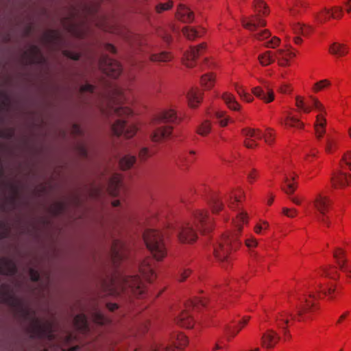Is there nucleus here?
<instances>
[{"label":"nucleus","mask_w":351,"mask_h":351,"mask_svg":"<svg viewBox=\"0 0 351 351\" xmlns=\"http://www.w3.org/2000/svg\"><path fill=\"white\" fill-rule=\"evenodd\" d=\"M206 45L203 43L197 47H191L190 50L184 53L182 58L183 64L187 67H193L195 60L202 56L206 50Z\"/></svg>","instance_id":"f3484780"},{"label":"nucleus","mask_w":351,"mask_h":351,"mask_svg":"<svg viewBox=\"0 0 351 351\" xmlns=\"http://www.w3.org/2000/svg\"><path fill=\"white\" fill-rule=\"evenodd\" d=\"M64 55L69 58L73 60H78L80 58V54L79 53L72 52L69 51H65Z\"/></svg>","instance_id":"338daca9"},{"label":"nucleus","mask_w":351,"mask_h":351,"mask_svg":"<svg viewBox=\"0 0 351 351\" xmlns=\"http://www.w3.org/2000/svg\"><path fill=\"white\" fill-rule=\"evenodd\" d=\"M252 92L256 97L263 100L266 103H269L274 99V92L268 86H265V90L261 87L257 86L252 88Z\"/></svg>","instance_id":"393cba45"},{"label":"nucleus","mask_w":351,"mask_h":351,"mask_svg":"<svg viewBox=\"0 0 351 351\" xmlns=\"http://www.w3.org/2000/svg\"><path fill=\"white\" fill-rule=\"evenodd\" d=\"M201 83L205 88L209 89L213 87L215 83V77L213 73L202 75L201 78Z\"/></svg>","instance_id":"79ce46f5"},{"label":"nucleus","mask_w":351,"mask_h":351,"mask_svg":"<svg viewBox=\"0 0 351 351\" xmlns=\"http://www.w3.org/2000/svg\"><path fill=\"white\" fill-rule=\"evenodd\" d=\"M121 283L123 289L130 288L136 295H141L145 291L143 282L138 275L123 276Z\"/></svg>","instance_id":"dca6fc26"},{"label":"nucleus","mask_w":351,"mask_h":351,"mask_svg":"<svg viewBox=\"0 0 351 351\" xmlns=\"http://www.w3.org/2000/svg\"><path fill=\"white\" fill-rule=\"evenodd\" d=\"M125 39L133 47H142L145 42L141 36L131 32L128 33L127 36H125Z\"/></svg>","instance_id":"4c0bfd02"},{"label":"nucleus","mask_w":351,"mask_h":351,"mask_svg":"<svg viewBox=\"0 0 351 351\" xmlns=\"http://www.w3.org/2000/svg\"><path fill=\"white\" fill-rule=\"evenodd\" d=\"M221 98L230 110L235 111L240 110L241 106L232 94L225 93L222 95Z\"/></svg>","instance_id":"7c9ffc66"},{"label":"nucleus","mask_w":351,"mask_h":351,"mask_svg":"<svg viewBox=\"0 0 351 351\" xmlns=\"http://www.w3.org/2000/svg\"><path fill=\"white\" fill-rule=\"evenodd\" d=\"M249 319V317L244 318L242 321L239 322V326H228L226 328V335L228 340H230L232 337H235L239 333L241 328L247 323Z\"/></svg>","instance_id":"72a5a7b5"},{"label":"nucleus","mask_w":351,"mask_h":351,"mask_svg":"<svg viewBox=\"0 0 351 351\" xmlns=\"http://www.w3.org/2000/svg\"><path fill=\"white\" fill-rule=\"evenodd\" d=\"M29 330L32 338L47 337L49 339H53L52 323L49 321H42L35 316V313L32 315L31 318Z\"/></svg>","instance_id":"39448f33"},{"label":"nucleus","mask_w":351,"mask_h":351,"mask_svg":"<svg viewBox=\"0 0 351 351\" xmlns=\"http://www.w3.org/2000/svg\"><path fill=\"white\" fill-rule=\"evenodd\" d=\"M215 117L222 127L226 126L230 120L229 117L226 115V112L223 111L216 112Z\"/></svg>","instance_id":"49530a36"},{"label":"nucleus","mask_w":351,"mask_h":351,"mask_svg":"<svg viewBox=\"0 0 351 351\" xmlns=\"http://www.w3.org/2000/svg\"><path fill=\"white\" fill-rule=\"evenodd\" d=\"M29 276L31 280L34 282H38L40 280V274L34 269H30Z\"/></svg>","instance_id":"774afa93"},{"label":"nucleus","mask_w":351,"mask_h":351,"mask_svg":"<svg viewBox=\"0 0 351 351\" xmlns=\"http://www.w3.org/2000/svg\"><path fill=\"white\" fill-rule=\"evenodd\" d=\"M339 269L348 277L351 278V265L348 264L345 257V252L340 248H337L333 254Z\"/></svg>","instance_id":"a211bd4d"},{"label":"nucleus","mask_w":351,"mask_h":351,"mask_svg":"<svg viewBox=\"0 0 351 351\" xmlns=\"http://www.w3.org/2000/svg\"><path fill=\"white\" fill-rule=\"evenodd\" d=\"M291 317V319H295V315H293L291 313L283 311L278 313L276 317V323L278 328L282 329L285 337H289L288 335V330H287V324L289 322V317Z\"/></svg>","instance_id":"4be33fe9"},{"label":"nucleus","mask_w":351,"mask_h":351,"mask_svg":"<svg viewBox=\"0 0 351 351\" xmlns=\"http://www.w3.org/2000/svg\"><path fill=\"white\" fill-rule=\"evenodd\" d=\"M245 136V146L249 149H252L258 145L256 140L264 138L266 143L270 145L274 142V134L270 128L267 129L266 133L263 134L260 130L245 128L242 131Z\"/></svg>","instance_id":"0eeeda50"},{"label":"nucleus","mask_w":351,"mask_h":351,"mask_svg":"<svg viewBox=\"0 0 351 351\" xmlns=\"http://www.w3.org/2000/svg\"><path fill=\"white\" fill-rule=\"evenodd\" d=\"M16 271V267L10 261L6 258H0V274H13Z\"/></svg>","instance_id":"2f4dec72"},{"label":"nucleus","mask_w":351,"mask_h":351,"mask_svg":"<svg viewBox=\"0 0 351 351\" xmlns=\"http://www.w3.org/2000/svg\"><path fill=\"white\" fill-rule=\"evenodd\" d=\"M317 298V295L313 292H310L303 296H298V304L296 306L297 315L299 317L298 320L303 319L304 314L312 312L315 308V300Z\"/></svg>","instance_id":"f8f14e48"},{"label":"nucleus","mask_w":351,"mask_h":351,"mask_svg":"<svg viewBox=\"0 0 351 351\" xmlns=\"http://www.w3.org/2000/svg\"><path fill=\"white\" fill-rule=\"evenodd\" d=\"M0 300L11 307L18 308L24 318H27L31 315L29 308L25 307L22 301L16 298L8 289L6 285H2L0 288Z\"/></svg>","instance_id":"6e6552de"},{"label":"nucleus","mask_w":351,"mask_h":351,"mask_svg":"<svg viewBox=\"0 0 351 351\" xmlns=\"http://www.w3.org/2000/svg\"><path fill=\"white\" fill-rule=\"evenodd\" d=\"M329 17H331L330 10L326 8H324L320 13H317L315 15L316 20L320 23L326 21Z\"/></svg>","instance_id":"a18cd8bd"},{"label":"nucleus","mask_w":351,"mask_h":351,"mask_svg":"<svg viewBox=\"0 0 351 351\" xmlns=\"http://www.w3.org/2000/svg\"><path fill=\"white\" fill-rule=\"evenodd\" d=\"M178 117L173 109L164 110L156 114L152 121L154 132L151 134V139L154 142H159L171 134V126H163L165 123H177Z\"/></svg>","instance_id":"20e7f679"},{"label":"nucleus","mask_w":351,"mask_h":351,"mask_svg":"<svg viewBox=\"0 0 351 351\" xmlns=\"http://www.w3.org/2000/svg\"><path fill=\"white\" fill-rule=\"evenodd\" d=\"M173 6V1H169L165 3H159L156 6V11L158 13H162L165 10H169Z\"/></svg>","instance_id":"864d4df0"},{"label":"nucleus","mask_w":351,"mask_h":351,"mask_svg":"<svg viewBox=\"0 0 351 351\" xmlns=\"http://www.w3.org/2000/svg\"><path fill=\"white\" fill-rule=\"evenodd\" d=\"M329 52L337 57H341L348 53V48L345 45L334 43L330 46Z\"/></svg>","instance_id":"c756f323"},{"label":"nucleus","mask_w":351,"mask_h":351,"mask_svg":"<svg viewBox=\"0 0 351 351\" xmlns=\"http://www.w3.org/2000/svg\"><path fill=\"white\" fill-rule=\"evenodd\" d=\"M331 203V199L321 193H317L313 201V206L318 213L316 215L317 220L328 227L330 226V221L326 213Z\"/></svg>","instance_id":"1a4fd4ad"},{"label":"nucleus","mask_w":351,"mask_h":351,"mask_svg":"<svg viewBox=\"0 0 351 351\" xmlns=\"http://www.w3.org/2000/svg\"><path fill=\"white\" fill-rule=\"evenodd\" d=\"M346 165L348 169L351 171V151L346 152L342 157L341 167Z\"/></svg>","instance_id":"4d7b16f0"},{"label":"nucleus","mask_w":351,"mask_h":351,"mask_svg":"<svg viewBox=\"0 0 351 351\" xmlns=\"http://www.w3.org/2000/svg\"><path fill=\"white\" fill-rule=\"evenodd\" d=\"M296 106L298 108H300L302 111L305 113H309L311 111V107L309 106H306L303 99L300 97L296 98Z\"/></svg>","instance_id":"603ef678"},{"label":"nucleus","mask_w":351,"mask_h":351,"mask_svg":"<svg viewBox=\"0 0 351 351\" xmlns=\"http://www.w3.org/2000/svg\"><path fill=\"white\" fill-rule=\"evenodd\" d=\"M351 182V175L343 173L341 170L335 171L331 177V182L335 188L344 187Z\"/></svg>","instance_id":"412c9836"},{"label":"nucleus","mask_w":351,"mask_h":351,"mask_svg":"<svg viewBox=\"0 0 351 351\" xmlns=\"http://www.w3.org/2000/svg\"><path fill=\"white\" fill-rule=\"evenodd\" d=\"M270 36H271L270 32L267 29L263 30L261 32L254 34V36L259 40H267V39L269 38Z\"/></svg>","instance_id":"bf43d9fd"},{"label":"nucleus","mask_w":351,"mask_h":351,"mask_svg":"<svg viewBox=\"0 0 351 351\" xmlns=\"http://www.w3.org/2000/svg\"><path fill=\"white\" fill-rule=\"evenodd\" d=\"M100 110L104 116L119 117L112 125V130L114 135L117 136L123 135L126 138H131L136 134V126L134 124H128L125 119L132 114V110L129 108L123 106L119 101L113 99L108 102L106 106H101Z\"/></svg>","instance_id":"7ed1b4c3"},{"label":"nucleus","mask_w":351,"mask_h":351,"mask_svg":"<svg viewBox=\"0 0 351 351\" xmlns=\"http://www.w3.org/2000/svg\"><path fill=\"white\" fill-rule=\"evenodd\" d=\"M152 260L147 258L141 263L138 271L141 275L147 281L152 282L156 276L153 266L151 265Z\"/></svg>","instance_id":"5701e85b"},{"label":"nucleus","mask_w":351,"mask_h":351,"mask_svg":"<svg viewBox=\"0 0 351 351\" xmlns=\"http://www.w3.org/2000/svg\"><path fill=\"white\" fill-rule=\"evenodd\" d=\"M110 193L112 195H117V190L121 185V178L119 175H114L110 179Z\"/></svg>","instance_id":"37998d69"},{"label":"nucleus","mask_w":351,"mask_h":351,"mask_svg":"<svg viewBox=\"0 0 351 351\" xmlns=\"http://www.w3.org/2000/svg\"><path fill=\"white\" fill-rule=\"evenodd\" d=\"M177 18L183 23H189L194 19L193 12L184 5H180L177 14Z\"/></svg>","instance_id":"a878e982"},{"label":"nucleus","mask_w":351,"mask_h":351,"mask_svg":"<svg viewBox=\"0 0 351 351\" xmlns=\"http://www.w3.org/2000/svg\"><path fill=\"white\" fill-rule=\"evenodd\" d=\"M93 320L97 324L103 325L106 322V318L98 310H95L92 313Z\"/></svg>","instance_id":"de8ad7c7"},{"label":"nucleus","mask_w":351,"mask_h":351,"mask_svg":"<svg viewBox=\"0 0 351 351\" xmlns=\"http://www.w3.org/2000/svg\"><path fill=\"white\" fill-rule=\"evenodd\" d=\"M209 204L212 208L213 213H217L223 207V204L220 197L216 194H213L209 199Z\"/></svg>","instance_id":"f704fd0d"},{"label":"nucleus","mask_w":351,"mask_h":351,"mask_svg":"<svg viewBox=\"0 0 351 351\" xmlns=\"http://www.w3.org/2000/svg\"><path fill=\"white\" fill-rule=\"evenodd\" d=\"M174 31V27L172 25L167 27H161L158 30V35L161 37L165 43H170L171 41V33Z\"/></svg>","instance_id":"e433bc0d"},{"label":"nucleus","mask_w":351,"mask_h":351,"mask_svg":"<svg viewBox=\"0 0 351 351\" xmlns=\"http://www.w3.org/2000/svg\"><path fill=\"white\" fill-rule=\"evenodd\" d=\"M284 182L286 184V186H282V189L287 194H292L295 190V186L289 182V178L285 177L284 179Z\"/></svg>","instance_id":"5fc2aeb1"},{"label":"nucleus","mask_w":351,"mask_h":351,"mask_svg":"<svg viewBox=\"0 0 351 351\" xmlns=\"http://www.w3.org/2000/svg\"><path fill=\"white\" fill-rule=\"evenodd\" d=\"M188 343V339L186 335L179 333L173 337V345L155 348L153 351H176L175 348H182Z\"/></svg>","instance_id":"aec40b11"},{"label":"nucleus","mask_w":351,"mask_h":351,"mask_svg":"<svg viewBox=\"0 0 351 351\" xmlns=\"http://www.w3.org/2000/svg\"><path fill=\"white\" fill-rule=\"evenodd\" d=\"M254 8L256 14L251 16L248 19H244L242 21L243 26L252 32L256 30L258 27L265 25L266 23L261 17V14H263V15H265L269 13L266 5L262 0H255Z\"/></svg>","instance_id":"423d86ee"},{"label":"nucleus","mask_w":351,"mask_h":351,"mask_svg":"<svg viewBox=\"0 0 351 351\" xmlns=\"http://www.w3.org/2000/svg\"><path fill=\"white\" fill-rule=\"evenodd\" d=\"M187 99L189 105L191 108H195L202 101V93L197 89H191L187 93Z\"/></svg>","instance_id":"c85d7f7f"},{"label":"nucleus","mask_w":351,"mask_h":351,"mask_svg":"<svg viewBox=\"0 0 351 351\" xmlns=\"http://www.w3.org/2000/svg\"><path fill=\"white\" fill-rule=\"evenodd\" d=\"M282 213L284 215H285L288 217L293 218L296 216L298 211L295 208H283Z\"/></svg>","instance_id":"69168bd1"},{"label":"nucleus","mask_w":351,"mask_h":351,"mask_svg":"<svg viewBox=\"0 0 351 351\" xmlns=\"http://www.w3.org/2000/svg\"><path fill=\"white\" fill-rule=\"evenodd\" d=\"M280 43V39L276 36L272 37L271 39L266 41L264 45L268 48H275Z\"/></svg>","instance_id":"052dcab7"},{"label":"nucleus","mask_w":351,"mask_h":351,"mask_svg":"<svg viewBox=\"0 0 351 351\" xmlns=\"http://www.w3.org/2000/svg\"><path fill=\"white\" fill-rule=\"evenodd\" d=\"M169 234H176L182 243H191L197 239L196 230L189 222L171 223L165 233L154 229L147 230L143 234V239L147 249L157 261L162 260L167 255L165 236Z\"/></svg>","instance_id":"f257e3e1"},{"label":"nucleus","mask_w":351,"mask_h":351,"mask_svg":"<svg viewBox=\"0 0 351 351\" xmlns=\"http://www.w3.org/2000/svg\"><path fill=\"white\" fill-rule=\"evenodd\" d=\"M249 319V317L244 318L242 321L239 322V326H228L226 328V335L228 340H230L232 337H235L239 333L241 328L247 323Z\"/></svg>","instance_id":"473e14b6"},{"label":"nucleus","mask_w":351,"mask_h":351,"mask_svg":"<svg viewBox=\"0 0 351 351\" xmlns=\"http://www.w3.org/2000/svg\"><path fill=\"white\" fill-rule=\"evenodd\" d=\"M306 6V3L302 0H297L293 5L290 8V12L292 15H295L301 12V9Z\"/></svg>","instance_id":"09e8293b"},{"label":"nucleus","mask_w":351,"mask_h":351,"mask_svg":"<svg viewBox=\"0 0 351 351\" xmlns=\"http://www.w3.org/2000/svg\"><path fill=\"white\" fill-rule=\"evenodd\" d=\"M331 12V18L333 19H340L342 16V9L339 7H335L330 10Z\"/></svg>","instance_id":"e2e57ef3"},{"label":"nucleus","mask_w":351,"mask_h":351,"mask_svg":"<svg viewBox=\"0 0 351 351\" xmlns=\"http://www.w3.org/2000/svg\"><path fill=\"white\" fill-rule=\"evenodd\" d=\"M292 53L287 50L278 49L275 53L271 51H266L260 54L258 57L260 64L266 66L273 63L276 59L278 60L280 66H286L288 64L289 58Z\"/></svg>","instance_id":"9d476101"},{"label":"nucleus","mask_w":351,"mask_h":351,"mask_svg":"<svg viewBox=\"0 0 351 351\" xmlns=\"http://www.w3.org/2000/svg\"><path fill=\"white\" fill-rule=\"evenodd\" d=\"M330 85V82L328 80H323L321 81L317 82L314 84L313 86V90L315 92H318L324 89V88H326Z\"/></svg>","instance_id":"3c124183"},{"label":"nucleus","mask_w":351,"mask_h":351,"mask_svg":"<svg viewBox=\"0 0 351 351\" xmlns=\"http://www.w3.org/2000/svg\"><path fill=\"white\" fill-rule=\"evenodd\" d=\"M182 33L188 40H193L197 37L201 36V33L196 29L186 26L182 29Z\"/></svg>","instance_id":"ea45409f"},{"label":"nucleus","mask_w":351,"mask_h":351,"mask_svg":"<svg viewBox=\"0 0 351 351\" xmlns=\"http://www.w3.org/2000/svg\"><path fill=\"white\" fill-rule=\"evenodd\" d=\"M336 141L330 137H327L325 150L327 153L332 152V149L336 146Z\"/></svg>","instance_id":"13d9d810"},{"label":"nucleus","mask_w":351,"mask_h":351,"mask_svg":"<svg viewBox=\"0 0 351 351\" xmlns=\"http://www.w3.org/2000/svg\"><path fill=\"white\" fill-rule=\"evenodd\" d=\"M136 162V157L126 154L119 160V166L121 169L126 170L131 168Z\"/></svg>","instance_id":"c9c22d12"},{"label":"nucleus","mask_w":351,"mask_h":351,"mask_svg":"<svg viewBox=\"0 0 351 351\" xmlns=\"http://www.w3.org/2000/svg\"><path fill=\"white\" fill-rule=\"evenodd\" d=\"M194 223L197 228L202 233L210 232L213 228L212 219L208 212L204 210H197L194 214Z\"/></svg>","instance_id":"2eb2a0df"},{"label":"nucleus","mask_w":351,"mask_h":351,"mask_svg":"<svg viewBox=\"0 0 351 351\" xmlns=\"http://www.w3.org/2000/svg\"><path fill=\"white\" fill-rule=\"evenodd\" d=\"M206 304V300L195 299L189 302L185 305V309L176 317V322L177 324L186 328H191L193 326V318L190 313L191 308H199V306H205Z\"/></svg>","instance_id":"9b49d317"},{"label":"nucleus","mask_w":351,"mask_h":351,"mask_svg":"<svg viewBox=\"0 0 351 351\" xmlns=\"http://www.w3.org/2000/svg\"><path fill=\"white\" fill-rule=\"evenodd\" d=\"M73 324L75 328L83 333L88 332L89 330L88 323L86 316L80 313L75 316Z\"/></svg>","instance_id":"cd10ccee"},{"label":"nucleus","mask_w":351,"mask_h":351,"mask_svg":"<svg viewBox=\"0 0 351 351\" xmlns=\"http://www.w3.org/2000/svg\"><path fill=\"white\" fill-rule=\"evenodd\" d=\"M151 156L147 147H141L138 152V157L141 160H145Z\"/></svg>","instance_id":"680f3d73"},{"label":"nucleus","mask_w":351,"mask_h":351,"mask_svg":"<svg viewBox=\"0 0 351 351\" xmlns=\"http://www.w3.org/2000/svg\"><path fill=\"white\" fill-rule=\"evenodd\" d=\"M285 125L289 127H293L297 128H302L303 123L298 119L294 117H289L285 121Z\"/></svg>","instance_id":"8fccbe9b"},{"label":"nucleus","mask_w":351,"mask_h":351,"mask_svg":"<svg viewBox=\"0 0 351 351\" xmlns=\"http://www.w3.org/2000/svg\"><path fill=\"white\" fill-rule=\"evenodd\" d=\"M247 223V213L241 210L233 220L234 232L229 234H223L214 245V255L219 261L224 263L229 262L231 252L237 250L241 243L239 239V234L242 228L241 223Z\"/></svg>","instance_id":"f03ea898"},{"label":"nucleus","mask_w":351,"mask_h":351,"mask_svg":"<svg viewBox=\"0 0 351 351\" xmlns=\"http://www.w3.org/2000/svg\"><path fill=\"white\" fill-rule=\"evenodd\" d=\"M280 339V336L276 331L268 329L262 335L261 345L266 349H272L278 343Z\"/></svg>","instance_id":"6ab92c4d"},{"label":"nucleus","mask_w":351,"mask_h":351,"mask_svg":"<svg viewBox=\"0 0 351 351\" xmlns=\"http://www.w3.org/2000/svg\"><path fill=\"white\" fill-rule=\"evenodd\" d=\"M243 197L244 192L241 189H239L235 193H230L226 197V202L228 207L232 210L236 209Z\"/></svg>","instance_id":"bb28decb"},{"label":"nucleus","mask_w":351,"mask_h":351,"mask_svg":"<svg viewBox=\"0 0 351 351\" xmlns=\"http://www.w3.org/2000/svg\"><path fill=\"white\" fill-rule=\"evenodd\" d=\"M95 90V86L90 84H86L81 86L80 88V91L81 93H93Z\"/></svg>","instance_id":"0e129e2a"},{"label":"nucleus","mask_w":351,"mask_h":351,"mask_svg":"<svg viewBox=\"0 0 351 351\" xmlns=\"http://www.w3.org/2000/svg\"><path fill=\"white\" fill-rule=\"evenodd\" d=\"M311 100L313 108L320 112V114L316 117V122L315 123L316 136L318 139H320L325 134L326 120L323 114V113H325V108L316 98L311 97Z\"/></svg>","instance_id":"4468645a"},{"label":"nucleus","mask_w":351,"mask_h":351,"mask_svg":"<svg viewBox=\"0 0 351 351\" xmlns=\"http://www.w3.org/2000/svg\"><path fill=\"white\" fill-rule=\"evenodd\" d=\"M99 66L104 73L114 78L119 76L122 71L120 63L107 56H103L100 58Z\"/></svg>","instance_id":"ddd939ff"},{"label":"nucleus","mask_w":351,"mask_h":351,"mask_svg":"<svg viewBox=\"0 0 351 351\" xmlns=\"http://www.w3.org/2000/svg\"><path fill=\"white\" fill-rule=\"evenodd\" d=\"M335 289L332 287L325 289L321 285H319L318 293H322L325 295H328L330 297V299H333L332 294L333 293H335Z\"/></svg>","instance_id":"6e6d98bb"},{"label":"nucleus","mask_w":351,"mask_h":351,"mask_svg":"<svg viewBox=\"0 0 351 351\" xmlns=\"http://www.w3.org/2000/svg\"><path fill=\"white\" fill-rule=\"evenodd\" d=\"M124 245L118 240H114L111 247V258L114 265L124 258Z\"/></svg>","instance_id":"b1692460"},{"label":"nucleus","mask_w":351,"mask_h":351,"mask_svg":"<svg viewBox=\"0 0 351 351\" xmlns=\"http://www.w3.org/2000/svg\"><path fill=\"white\" fill-rule=\"evenodd\" d=\"M235 90L237 94L241 97V98L245 100V101L251 102L253 101V97L249 93H247L242 86L236 84Z\"/></svg>","instance_id":"c03bdc74"},{"label":"nucleus","mask_w":351,"mask_h":351,"mask_svg":"<svg viewBox=\"0 0 351 351\" xmlns=\"http://www.w3.org/2000/svg\"><path fill=\"white\" fill-rule=\"evenodd\" d=\"M173 58L172 56L165 51L160 53H152L150 56V60L158 62H166L170 61Z\"/></svg>","instance_id":"58836bf2"},{"label":"nucleus","mask_w":351,"mask_h":351,"mask_svg":"<svg viewBox=\"0 0 351 351\" xmlns=\"http://www.w3.org/2000/svg\"><path fill=\"white\" fill-rule=\"evenodd\" d=\"M211 130V123L208 121H204L197 129V132L201 136L208 135Z\"/></svg>","instance_id":"a19ab883"}]
</instances>
